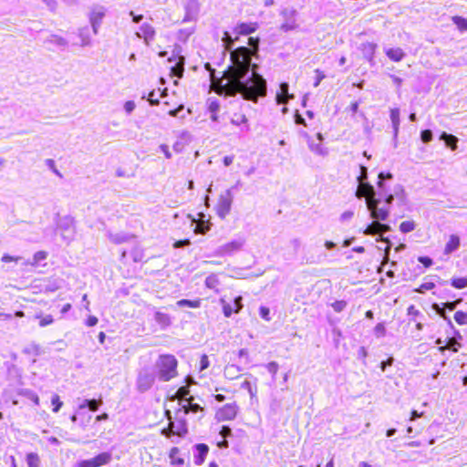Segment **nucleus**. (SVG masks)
<instances>
[{
  "label": "nucleus",
  "instance_id": "5",
  "mask_svg": "<svg viewBox=\"0 0 467 467\" xmlns=\"http://www.w3.org/2000/svg\"><path fill=\"white\" fill-rule=\"evenodd\" d=\"M245 238L239 237L232 240L223 245L218 246L213 252V255L219 257L231 256L237 252L241 251L245 244Z\"/></svg>",
  "mask_w": 467,
  "mask_h": 467
},
{
  "label": "nucleus",
  "instance_id": "7",
  "mask_svg": "<svg viewBox=\"0 0 467 467\" xmlns=\"http://www.w3.org/2000/svg\"><path fill=\"white\" fill-rule=\"evenodd\" d=\"M233 199L234 194L232 193V189H227L223 193L220 195L216 205L217 214L220 218L223 219L229 214L233 203Z\"/></svg>",
  "mask_w": 467,
  "mask_h": 467
},
{
  "label": "nucleus",
  "instance_id": "24",
  "mask_svg": "<svg viewBox=\"0 0 467 467\" xmlns=\"http://www.w3.org/2000/svg\"><path fill=\"white\" fill-rule=\"evenodd\" d=\"M460 246V238L459 236L455 234L450 235L449 241L447 242L445 248H444V254H450L456 251Z\"/></svg>",
  "mask_w": 467,
  "mask_h": 467
},
{
  "label": "nucleus",
  "instance_id": "32",
  "mask_svg": "<svg viewBox=\"0 0 467 467\" xmlns=\"http://www.w3.org/2000/svg\"><path fill=\"white\" fill-rule=\"evenodd\" d=\"M78 415L79 419V426L83 429L86 428V426L90 422L92 419V415L88 412L79 410L78 409Z\"/></svg>",
  "mask_w": 467,
  "mask_h": 467
},
{
  "label": "nucleus",
  "instance_id": "26",
  "mask_svg": "<svg viewBox=\"0 0 467 467\" xmlns=\"http://www.w3.org/2000/svg\"><path fill=\"white\" fill-rule=\"evenodd\" d=\"M440 140H443L446 146L451 148V150H455L457 149L458 138L456 136L443 131L440 136Z\"/></svg>",
  "mask_w": 467,
  "mask_h": 467
},
{
  "label": "nucleus",
  "instance_id": "2",
  "mask_svg": "<svg viewBox=\"0 0 467 467\" xmlns=\"http://www.w3.org/2000/svg\"><path fill=\"white\" fill-rule=\"evenodd\" d=\"M392 175L390 173L384 174L380 172L379 174V192H376L374 187L370 184H366L358 192L356 195L358 198H365L366 205L370 213L371 218L378 221H386L389 217V205L394 201L395 197L402 203L404 202V190L402 186L396 185L391 193H387L384 189L383 181L385 179H390Z\"/></svg>",
  "mask_w": 467,
  "mask_h": 467
},
{
  "label": "nucleus",
  "instance_id": "43",
  "mask_svg": "<svg viewBox=\"0 0 467 467\" xmlns=\"http://www.w3.org/2000/svg\"><path fill=\"white\" fill-rule=\"evenodd\" d=\"M452 21L460 30H467V20L465 18L462 16H453Z\"/></svg>",
  "mask_w": 467,
  "mask_h": 467
},
{
  "label": "nucleus",
  "instance_id": "9",
  "mask_svg": "<svg viewBox=\"0 0 467 467\" xmlns=\"http://www.w3.org/2000/svg\"><path fill=\"white\" fill-rule=\"evenodd\" d=\"M107 8L103 5H94L88 15L89 23L91 25L93 33L97 35L106 16Z\"/></svg>",
  "mask_w": 467,
  "mask_h": 467
},
{
  "label": "nucleus",
  "instance_id": "28",
  "mask_svg": "<svg viewBox=\"0 0 467 467\" xmlns=\"http://www.w3.org/2000/svg\"><path fill=\"white\" fill-rule=\"evenodd\" d=\"M385 53L389 59H391L395 62L400 61L405 56L403 50L400 47L387 48V49H385Z\"/></svg>",
  "mask_w": 467,
  "mask_h": 467
},
{
  "label": "nucleus",
  "instance_id": "22",
  "mask_svg": "<svg viewBox=\"0 0 467 467\" xmlns=\"http://www.w3.org/2000/svg\"><path fill=\"white\" fill-rule=\"evenodd\" d=\"M256 29H257L256 23H242L235 27L234 31L237 35L247 36V35L254 32Z\"/></svg>",
  "mask_w": 467,
  "mask_h": 467
},
{
  "label": "nucleus",
  "instance_id": "25",
  "mask_svg": "<svg viewBox=\"0 0 467 467\" xmlns=\"http://www.w3.org/2000/svg\"><path fill=\"white\" fill-rule=\"evenodd\" d=\"M46 44L54 45L60 48H65L67 46V41L57 35H49L44 41Z\"/></svg>",
  "mask_w": 467,
  "mask_h": 467
},
{
  "label": "nucleus",
  "instance_id": "42",
  "mask_svg": "<svg viewBox=\"0 0 467 467\" xmlns=\"http://www.w3.org/2000/svg\"><path fill=\"white\" fill-rule=\"evenodd\" d=\"M248 121L247 118L244 114H234L231 119L232 124L240 126L242 124H246Z\"/></svg>",
  "mask_w": 467,
  "mask_h": 467
},
{
  "label": "nucleus",
  "instance_id": "36",
  "mask_svg": "<svg viewBox=\"0 0 467 467\" xmlns=\"http://www.w3.org/2000/svg\"><path fill=\"white\" fill-rule=\"evenodd\" d=\"M95 460L96 464H99V467L104 464H107L111 460V454L109 452H102L93 458Z\"/></svg>",
  "mask_w": 467,
  "mask_h": 467
},
{
  "label": "nucleus",
  "instance_id": "52",
  "mask_svg": "<svg viewBox=\"0 0 467 467\" xmlns=\"http://www.w3.org/2000/svg\"><path fill=\"white\" fill-rule=\"evenodd\" d=\"M51 403L52 405L54 406L53 408V411L54 412H58V410H60V408L62 407L63 405V402L60 400L59 399V396L55 394L52 399H51Z\"/></svg>",
  "mask_w": 467,
  "mask_h": 467
},
{
  "label": "nucleus",
  "instance_id": "51",
  "mask_svg": "<svg viewBox=\"0 0 467 467\" xmlns=\"http://www.w3.org/2000/svg\"><path fill=\"white\" fill-rule=\"evenodd\" d=\"M221 303L223 305V311L226 317H229L233 312H234V309L233 306L229 303H227L224 299H221Z\"/></svg>",
  "mask_w": 467,
  "mask_h": 467
},
{
  "label": "nucleus",
  "instance_id": "12",
  "mask_svg": "<svg viewBox=\"0 0 467 467\" xmlns=\"http://www.w3.org/2000/svg\"><path fill=\"white\" fill-rule=\"evenodd\" d=\"M155 29L148 23H144L140 26V31L136 32V36L143 38L144 43L149 46L155 37Z\"/></svg>",
  "mask_w": 467,
  "mask_h": 467
},
{
  "label": "nucleus",
  "instance_id": "59",
  "mask_svg": "<svg viewBox=\"0 0 467 467\" xmlns=\"http://www.w3.org/2000/svg\"><path fill=\"white\" fill-rule=\"evenodd\" d=\"M260 316L263 319L269 321L271 319L270 317V310L266 306H261L259 309Z\"/></svg>",
  "mask_w": 467,
  "mask_h": 467
},
{
  "label": "nucleus",
  "instance_id": "18",
  "mask_svg": "<svg viewBox=\"0 0 467 467\" xmlns=\"http://www.w3.org/2000/svg\"><path fill=\"white\" fill-rule=\"evenodd\" d=\"M107 235H108V238L109 239V241L112 242L113 244H123V243H129V242H130L134 238V235L128 234H125V233H115V234H113L111 232H108Z\"/></svg>",
  "mask_w": 467,
  "mask_h": 467
},
{
  "label": "nucleus",
  "instance_id": "31",
  "mask_svg": "<svg viewBox=\"0 0 467 467\" xmlns=\"http://www.w3.org/2000/svg\"><path fill=\"white\" fill-rule=\"evenodd\" d=\"M240 372V368L235 365H228L224 368V375L229 379H234L238 378V373Z\"/></svg>",
  "mask_w": 467,
  "mask_h": 467
},
{
  "label": "nucleus",
  "instance_id": "63",
  "mask_svg": "<svg viewBox=\"0 0 467 467\" xmlns=\"http://www.w3.org/2000/svg\"><path fill=\"white\" fill-rule=\"evenodd\" d=\"M147 99L152 106L159 104V99H157L155 90L149 93Z\"/></svg>",
  "mask_w": 467,
  "mask_h": 467
},
{
  "label": "nucleus",
  "instance_id": "64",
  "mask_svg": "<svg viewBox=\"0 0 467 467\" xmlns=\"http://www.w3.org/2000/svg\"><path fill=\"white\" fill-rule=\"evenodd\" d=\"M132 257H133V260L135 262H140L142 260L143 258V254H142V252L141 250L138 249V248H135L133 251H132Z\"/></svg>",
  "mask_w": 467,
  "mask_h": 467
},
{
  "label": "nucleus",
  "instance_id": "57",
  "mask_svg": "<svg viewBox=\"0 0 467 467\" xmlns=\"http://www.w3.org/2000/svg\"><path fill=\"white\" fill-rule=\"evenodd\" d=\"M420 139L424 143H428L432 140V132L430 130H422L420 133Z\"/></svg>",
  "mask_w": 467,
  "mask_h": 467
},
{
  "label": "nucleus",
  "instance_id": "17",
  "mask_svg": "<svg viewBox=\"0 0 467 467\" xmlns=\"http://www.w3.org/2000/svg\"><path fill=\"white\" fill-rule=\"evenodd\" d=\"M175 61V65L171 67V72L173 77L181 78L184 72V57L180 56L177 58H169V62Z\"/></svg>",
  "mask_w": 467,
  "mask_h": 467
},
{
  "label": "nucleus",
  "instance_id": "29",
  "mask_svg": "<svg viewBox=\"0 0 467 467\" xmlns=\"http://www.w3.org/2000/svg\"><path fill=\"white\" fill-rule=\"evenodd\" d=\"M78 37L80 38V45L82 47L90 46L91 37L88 27H83L78 30Z\"/></svg>",
  "mask_w": 467,
  "mask_h": 467
},
{
  "label": "nucleus",
  "instance_id": "30",
  "mask_svg": "<svg viewBox=\"0 0 467 467\" xmlns=\"http://www.w3.org/2000/svg\"><path fill=\"white\" fill-rule=\"evenodd\" d=\"M47 256V254L44 251H38L36 252L34 256H33V260L32 261H26L24 262L23 264L25 265H32V266H36L38 265L39 262L45 260Z\"/></svg>",
  "mask_w": 467,
  "mask_h": 467
},
{
  "label": "nucleus",
  "instance_id": "3",
  "mask_svg": "<svg viewBox=\"0 0 467 467\" xmlns=\"http://www.w3.org/2000/svg\"><path fill=\"white\" fill-rule=\"evenodd\" d=\"M158 377L161 381H169L177 375V359L172 355H162L156 362Z\"/></svg>",
  "mask_w": 467,
  "mask_h": 467
},
{
  "label": "nucleus",
  "instance_id": "61",
  "mask_svg": "<svg viewBox=\"0 0 467 467\" xmlns=\"http://www.w3.org/2000/svg\"><path fill=\"white\" fill-rule=\"evenodd\" d=\"M374 331H375V335L379 337H383L385 335V332H386V329H385V327L383 324L381 323H379L375 328H374Z\"/></svg>",
  "mask_w": 467,
  "mask_h": 467
},
{
  "label": "nucleus",
  "instance_id": "19",
  "mask_svg": "<svg viewBox=\"0 0 467 467\" xmlns=\"http://www.w3.org/2000/svg\"><path fill=\"white\" fill-rule=\"evenodd\" d=\"M209 448L206 444L200 443L195 445L194 463L196 465H202L205 460Z\"/></svg>",
  "mask_w": 467,
  "mask_h": 467
},
{
  "label": "nucleus",
  "instance_id": "37",
  "mask_svg": "<svg viewBox=\"0 0 467 467\" xmlns=\"http://www.w3.org/2000/svg\"><path fill=\"white\" fill-rule=\"evenodd\" d=\"M207 107L210 112H219L220 102L216 98H209L207 99Z\"/></svg>",
  "mask_w": 467,
  "mask_h": 467
},
{
  "label": "nucleus",
  "instance_id": "62",
  "mask_svg": "<svg viewBox=\"0 0 467 467\" xmlns=\"http://www.w3.org/2000/svg\"><path fill=\"white\" fill-rule=\"evenodd\" d=\"M242 300H243L242 296H237L234 298L233 307H234L235 313H238L242 309V307H243Z\"/></svg>",
  "mask_w": 467,
  "mask_h": 467
},
{
  "label": "nucleus",
  "instance_id": "45",
  "mask_svg": "<svg viewBox=\"0 0 467 467\" xmlns=\"http://www.w3.org/2000/svg\"><path fill=\"white\" fill-rule=\"evenodd\" d=\"M379 229H378V222H373L371 224H369L365 230L364 234L366 235H376L379 234Z\"/></svg>",
  "mask_w": 467,
  "mask_h": 467
},
{
  "label": "nucleus",
  "instance_id": "27",
  "mask_svg": "<svg viewBox=\"0 0 467 467\" xmlns=\"http://www.w3.org/2000/svg\"><path fill=\"white\" fill-rule=\"evenodd\" d=\"M199 10L198 3L195 0H191L186 6V16L184 21L192 20L195 17Z\"/></svg>",
  "mask_w": 467,
  "mask_h": 467
},
{
  "label": "nucleus",
  "instance_id": "53",
  "mask_svg": "<svg viewBox=\"0 0 467 467\" xmlns=\"http://www.w3.org/2000/svg\"><path fill=\"white\" fill-rule=\"evenodd\" d=\"M26 354H33L35 356H38L40 354V348L37 344L32 343L24 350Z\"/></svg>",
  "mask_w": 467,
  "mask_h": 467
},
{
  "label": "nucleus",
  "instance_id": "20",
  "mask_svg": "<svg viewBox=\"0 0 467 467\" xmlns=\"http://www.w3.org/2000/svg\"><path fill=\"white\" fill-rule=\"evenodd\" d=\"M65 223H67L66 231L60 232L61 237L67 242H70L75 235L74 221L71 217H65Z\"/></svg>",
  "mask_w": 467,
  "mask_h": 467
},
{
  "label": "nucleus",
  "instance_id": "11",
  "mask_svg": "<svg viewBox=\"0 0 467 467\" xmlns=\"http://www.w3.org/2000/svg\"><path fill=\"white\" fill-rule=\"evenodd\" d=\"M237 412L236 403H228L217 410L215 417L219 421L232 420L236 417Z\"/></svg>",
  "mask_w": 467,
  "mask_h": 467
},
{
  "label": "nucleus",
  "instance_id": "35",
  "mask_svg": "<svg viewBox=\"0 0 467 467\" xmlns=\"http://www.w3.org/2000/svg\"><path fill=\"white\" fill-rule=\"evenodd\" d=\"M219 278L216 275H210L205 279V285L210 288L217 291V287L219 285Z\"/></svg>",
  "mask_w": 467,
  "mask_h": 467
},
{
  "label": "nucleus",
  "instance_id": "1",
  "mask_svg": "<svg viewBox=\"0 0 467 467\" xmlns=\"http://www.w3.org/2000/svg\"><path fill=\"white\" fill-rule=\"evenodd\" d=\"M223 42L225 49L231 51V65L222 77L215 75V70L206 64L210 71L211 87L220 96L234 97L240 94L243 99L256 102L259 98L266 96V80L260 75L258 65L252 62L257 57L259 39L249 37L250 47H240L232 50L234 40L228 32H224Z\"/></svg>",
  "mask_w": 467,
  "mask_h": 467
},
{
  "label": "nucleus",
  "instance_id": "34",
  "mask_svg": "<svg viewBox=\"0 0 467 467\" xmlns=\"http://www.w3.org/2000/svg\"><path fill=\"white\" fill-rule=\"evenodd\" d=\"M359 169H360V174L358 177V181L359 182V185H358V187L357 189V192L359 189H361L363 186H365L366 184H368V182H366V180L368 179V169H367V167H365L363 165H360Z\"/></svg>",
  "mask_w": 467,
  "mask_h": 467
},
{
  "label": "nucleus",
  "instance_id": "41",
  "mask_svg": "<svg viewBox=\"0 0 467 467\" xmlns=\"http://www.w3.org/2000/svg\"><path fill=\"white\" fill-rule=\"evenodd\" d=\"M415 229V223L412 221L402 222L400 225V230L404 233H410Z\"/></svg>",
  "mask_w": 467,
  "mask_h": 467
},
{
  "label": "nucleus",
  "instance_id": "44",
  "mask_svg": "<svg viewBox=\"0 0 467 467\" xmlns=\"http://www.w3.org/2000/svg\"><path fill=\"white\" fill-rule=\"evenodd\" d=\"M451 285L458 289L465 288L467 286V278H465V277L454 278L451 281Z\"/></svg>",
  "mask_w": 467,
  "mask_h": 467
},
{
  "label": "nucleus",
  "instance_id": "33",
  "mask_svg": "<svg viewBox=\"0 0 467 467\" xmlns=\"http://www.w3.org/2000/svg\"><path fill=\"white\" fill-rule=\"evenodd\" d=\"M177 306L180 307H192V308H198L201 306V300H188V299H181L177 301Z\"/></svg>",
  "mask_w": 467,
  "mask_h": 467
},
{
  "label": "nucleus",
  "instance_id": "4",
  "mask_svg": "<svg viewBox=\"0 0 467 467\" xmlns=\"http://www.w3.org/2000/svg\"><path fill=\"white\" fill-rule=\"evenodd\" d=\"M166 415L170 420V423L168 428H165L161 431V433L166 437H171V435H177L179 437H182L187 433V425L184 420V416L182 413V410H178L175 413V421L171 420V411L166 410Z\"/></svg>",
  "mask_w": 467,
  "mask_h": 467
},
{
  "label": "nucleus",
  "instance_id": "46",
  "mask_svg": "<svg viewBox=\"0 0 467 467\" xmlns=\"http://www.w3.org/2000/svg\"><path fill=\"white\" fill-rule=\"evenodd\" d=\"M36 318H40L39 326L41 327H47L48 325H51L54 322L53 317L51 315H47L43 317H41L40 315H36Z\"/></svg>",
  "mask_w": 467,
  "mask_h": 467
},
{
  "label": "nucleus",
  "instance_id": "55",
  "mask_svg": "<svg viewBox=\"0 0 467 467\" xmlns=\"http://www.w3.org/2000/svg\"><path fill=\"white\" fill-rule=\"evenodd\" d=\"M278 368H279V366L275 361H271L266 365V368H267L268 372L271 373L273 379H275V377L277 373Z\"/></svg>",
  "mask_w": 467,
  "mask_h": 467
},
{
  "label": "nucleus",
  "instance_id": "60",
  "mask_svg": "<svg viewBox=\"0 0 467 467\" xmlns=\"http://www.w3.org/2000/svg\"><path fill=\"white\" fill-rule=\"evenodd\" d=\"M123 108L127 114H130L135 109L136 104L134 101L129 100L124 103Z\"/></svg>",
  "mask_w": 467,
  "mask_h": 467
},
{
  "label": "nucleus",
  "instance_id": "13",
  "mask_svg": "<svg viewBox=\"0 0 467 467\" xmlns=\"http://www.w3.org/2000/svg\"><path fill=\"white\" fill-rule=\"evenodd\" d=\"M301 135L306 140L308 148L313 153L323 157L327 155V149L325 148L321 142L316 143L314 140L305 131H302Z\"/></svg>",
  "mask_w": 467,
  "mask_h": 467
},
{
  "label": "nucleus",
  "instance_id": "56",
  "mask_svg": "<svg viewBox=\"0 0 467 467\" xmlns=\"http://www.w3.org/2000/svg\"><path fill=\"white\" fill-rule=\"evenodd\" d=\"M78 467H99V464H96L95 460H83L78 463Z\"/></svg>",
  "mask_w": 467,
  "mask_h": 467
},
{
  "label": "nucleus",
  "instance_id": "6",
  "mask_svg": "<svg viewBox=\"0 0 467 467\" xmlns=\"http://www.w3.org/2000/svg\"><path fill=\"white\" fill-rule=\"evenodd\" d=\"M280 16L283 18V23L280 26V30L288 32L295 30L298 27L296 23L297 12L294 8H283L280 11Z\"/></svg>",
  "mask_w": 467,
  "mask_h": 467
},
{
  "label": "nucleus",
  "instance_id": "21",
  "mask_svg": "<svg viewBox=\"0 0 467 467\" xmlns=\"http://www.w3.org/2000/svg\"><path fill=\"white\" fill-rule=\"evenodd\" d=\"M377 48V45L370 42L362 43L360 47V50L364 56V57L369 61H373L374 53Z\"/></svg>",
  "mask_w": 467,
  "mask_h": 467
},
{
  "label": "nucleus",
  "instance_id": "40",
  "mask_svg": "<svg viewBox=\"0 0 467 467\" xmlns=\"http://www.w3.org/2000/svg\"><path fill=\"white\" fill-rule=\"evenodd\" d=\"M178 453H179L178 448L174 447L171 450L170 458H171V463L176 464V465H182L183 460L181 458H177Z\"/></svg>",
  "mask_w": 467,
  "mask_h": 467
},
{
  "label": "nucleus",
  "instance_id": "38",
  "mask_svg": "<svg viewBox=\"0 0 467 467\" xmlns=\"http://www.w3.org/2000/svg\"><path fill=\"white\" fill-rule=\"evenodd\" d=\"M21 394L34 402L35 405H39V398L36 393L31 389H23Z\"/></svg>",
  "mask_w": 467,
  "mask_h": 467
},
{
  "label": "nucleus",
  "instance_id": "10",
  "mask_svg": "<svg viewBox=\"0 0 467 467\" xmlns=\"http://www.w3.org/2000/svg\"><path fill=\"white\" fill-rule=\"evenodd\" d=\"M155 381V374L148 368L140 371L137 378V389L140 392L149 390Z\"/></svg>",
  "mask_w": 467,
  "mask_h": 467
},
{
  "label": "nucleus",
  "instance_id": "47",
  "mask_svg": "<svg viewBox=\"0 0 467 467\" xmlns=\"http://www.w3.org/2000/svg\"><path fill=\"white\" fill-rule=\"evenodd\" d=\"M432 307L439 316L443 317L445 320L449 322V324L451 325V321L445 314V307L443 306V305L440 306L439 304H433Z\"/></svg>",
  "mask_w": 467,
  "mask_h": 467
},
{
  "label": "nucleus",
  "instance_id": "16",
  "mask_svg": "<svg viewBox=\"0 0 467 467\" xmlns=\"http://www.w3.org/2000/svg\"><path fill=\"white\" fill-rule=\"evenodd\" d=\"M153 318L162 330H165L171 325V317L170 315L159 310L154 311Z\"/></svg>",
  "mask_w": 467,
  "mask_h": 467
},
{
  "label": "nucleus",
  "instance_id": "49",
  "mask_svg": "<svg viewBox=\"0 0 467 467\" xmlns=\"http://www.w3.org/2000/svg\"><path fill=\"white\" fill-rule=\"evenodd\" d=\"M377 241H379V239H378ZM380 241L387 243V247L385 248V254L383 257V264H387L389 261V251L391 248V243L389 242V239L383 237H380Z\"/></svg>",
  "mask_w": 467,
  "mask_h": 467
},
{
  "label": "nucleus",
  "instance_id": "39",
  "mask_svg": "<svg viewBox=\"0 0 467 467\" xmlns=\"http://www.w3.org/2000/svg\"><path fill=\"white\" fill-rule=\"evenodd\" d=\"M241 389H246L251 397V399H253L254 397H255L256 395V392H257V389H256V387H253L252 386V383L249 381V380H244L242 384H241Z\"/></svg>",
  "mask_w": 467,
  "mask_h": 467
},
{
  "label": "nucleus",
  "instance_id": "15",
  "mask_svg": "<svg viewBox=\"0 0 467 467\" xmlns=\"http://www.w3.org/2000/svg\"><path fill=\"white\" fill-rule=\"evenodd\" d=\"M390 119L392 123L393 128V140H394V147L396 148L398 146L397 138L399 134V129H400V109L395 108L390 109Z\"/></svg>",
  "mask_w": 467,
  "mask_h": 467
},
{
  "label": "nucleus",
  "instance_id": "8",
  "mask_svg": "<svg viewBox=\"0 0 467 467\" xmlns=\"http://www.w3.org/2000/svg\"><path fill=\"white\" fill-rule=\"evenodd\" d=\"M188 393L189 391L186 388H180L178 390V395L182 397L179 401V405L181 406L179 410H182V413L183 414V416L190 412L196 413L202 410L200 405L192 402V397H191L190 399L186 398V395Z\"/></svg>",
  "mask_w": 467,
  "mask_h": 467
},
{
  "label": "nucleus",
  "instance_id": "58",
  "mask_svg": "<svg viewBox=\"0 0 467 467\" xmlns=\"http://www.w3.org/2000/svg\"><path fill=\"white\" fill-rule=\"evenodd\" d=\"M460 347L461 344L453 338L449 339L446 345V348L452 350L453 352H457Z\"/></svg>",
  "mask_w": 467,
  "mask_h": 467
},
{
  "label": "nucleus",
  "instance_id": "48",
  "mask_svg": "<svg viewBox=\"0 0 467 467\" xmlns=\"http://www.w3.org/2000/svg\"><path fill=\"white\" fill-rule=\"evenodd\" d=\"M454 319L459 325H467V313L457 311L454 314Z\"/></svg>",
  "mask_w": 467,
  "mask_h": 467
},
{
  "label": "nucleus",
  "instance_id": "50",
  "mask_svg": "<svg viewBox=\"0 0 467 467\" xmlns=\"http://www.w3.org/2000/svg\"><path fill=\"white\" fill-rule=\"evenodd\" d=\"M28 467H38L39 459L37 454L29 453L26 457Z\"/></svg>",
  "mask_w": 467,
  "mask_h": 467
},
{
  "label": "nucleus",
  "instance_id": "54",
  "mask_svg": "<svg viewBox=\"0 0 467 467\" xmlns=\"http://www.w3.org/2000/svg\"><path fill=\"white\" fill-rule=\"evenodd\" d=\"M435 285L432 282H425L420 285L418 289H416V292L423 294L428 290H431L434 288Z\"/></svg>",
  "mask_w": 467,
  "mask_h": 467
},
{
  "label": "nucleus",
  "instance_id": "23",
  "mask_svg": "<svg viewBox=\"0 0 467 467\" xmlns=\"http://www.w3.org/2000/svg\"><path fill=\"white\" fill-rule=\"evenodd\" d=\"M102 404L101 400H83L81 403L78 405L79 410H84L86 408H88L91 411H97L99 406Z\"/></svg>",
  "mask_w": 467,
  "mask_h": 467
},
{
  "label": "nucleus",
  "instance_id": "14",
  "mask_svg": "<svg viewBox=\"0 0 467 467\" xmlns=\"http://www.w3.org/2000/svg\"><path fill=\"white\" fill-rule=\"evenodd\" d=\"M289 85L283 82L279 86V90L276 92L275 100L277 104H286L290 99H294V95L288 92Z\"/></svg>",
  "mask_w": 467,
  "mask_h": 467
}]
</instances>
